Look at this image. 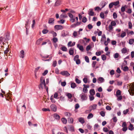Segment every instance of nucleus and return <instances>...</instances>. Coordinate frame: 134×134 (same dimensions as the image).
I'll return each instance as SVG.
<instances>
[{"label":"nucleus","mask_w":134,"mask_h":134,"mask_svg":"<svg viewBox=\"0 0 134 134\" xmlns=\"http://www.w3.org/2000/svg\"><path fill=\"white\" fill-rule=\"evenodd\" d=\"M106 37L104 34L102 36L101 40V42L102 43V42H103L105 41Z\"/></svg>","instance_id":"obj_23"},{"label":"nucleus","mask_w":134,"mask_h":134,"mask_svg":"<svg viewBox=\"0 0 134 134\" xmlns=\"http://www.w3.org/2000/svg\"><path fill=\"white\" fill-rule=\"evenodd\" d=\"M43 40V39L42 38H40L39 39L36 41V44L38 45H39L40 44L41 42Z\"/></svg>","instance_id":"obj_18"},{"label":"nucleus","mask_w":134,"mask_h":134,"mask_svg":"<svg viewBox=\"0 0 134 134\" xmlns=\"http://www.w3.org/2000/svg\"><path fill=\"white\" fill-rule=\"evenodd\" d=\"M113 18L114 19H115L117 18V15L116 13H114L113 14Z\"/></svg>","instance_id":"obj_56"},{"label":"nucleus","mask_w":134,"mask_h":134,"mask_svg":"<svg viewBox=\"0 0 134 134\" xmlns=\"http://www.w3.org/2000/svg\"><path fill=\"white\" fill-rule=\"evenodd\" d=\"M97 106V105L96 104H93V105L90 106L89 108V112H91L92 110L95 109H96Z\"/></svg>","instance_id":"obj_6"},{"label":"nucleus","mask_w":134,"mask_h":134,"mask_svg":"<svg viewBox=\"0 0 134 134\" xmlns=\"http://www.w3.org/2000/svg\"><path fill=\"white\" fill-rule=\"evenodd\" d=\"M65 115L67 117H69L71 115V114L69 113L65 112L64 113Z\"/></svg>","instance_id":"obj_28"},{"label":"nucleus","mask_w":134,"mask_h":134,"mask_svg":"<svg viewBox=\"0 0 134 134\" xmlns=\"http://www.w3.org/2000/svg\"><path fill=\"white\" fill-rule=\"evenodd\" d=\"M112 120H113V121L114 122H116L117 120V118L116 116L113 117Z\"/></svg>","instance_id":"obj_41"},{"label":"nucleus","mask_w":134,"mask_h":134,"mask_svg":"<svg viewBox=\"0 0 134 134\" xmlns=\"http://www.w3.org/2000/svg\"><path fill=\"white\" fill-rule=\"evenodd\" d=\"M54 19L53 18H50L49 19L48 23L51 25L53 24L54 23Z\"/></svg>","instance_id":"obj_7"},{"label":"nucleus","mask_w":134,"mask_h":134,"mask_svg":"<svg viewBox=\"0 0 134 134\" xmlns=\"http://www.w3.org/2000/svg\"><path fill=\"white\" fill-rule=\"evenodd\" d=\"M61 120L63 124H66V123L67 120L66 118H63Z\"/></svg>","instance_id":"obj_31"},{"label":"nucleus","mask_w":134,"mask_h":134,"mask_svg":"<svg viewBox=\"0 0 134 134\" xmlns=\"http://www.w3.org/2000/svg\"><path fill=\"white\" fill-rule=\"evenodd\" d=\"M50 99L51 100L52 102L53 103H55V100L53 98V95H52L50 98Z\"/></svg>","instance_id":"obj_54"},{"label":"nucleus","mask_w":134,"mask_h":134,"mask_svg":"<svg viewBox=\"0 0 134 134\" xmlns=\"http://www.w3.org/2000/svg\"><path fill=\"white\" fill-rule=\"evenodd\" d=\"M90 93L91 96H93L95 94V91L94 89L90 90Z\"/></svg>","instance_id":"obj_14"},{"label":"nucleus","mask_w":134,"mask_h":134,"mask_svg":"<svg viewBox=\"0 0 134 134\" xmlns=\"http://www.w3.org/2000/svg\"><path fill=\"white\" fill-rule=\"evenodd\" d=\"M101 54V52L100 51L97 52L96 53V55L97 56H99Z\"/></svg>","instance_id":"obj_64"},{"label":"nucleus","mask_w":134,"mask_h":134,"mask_svg":"<svg viewBox=\"0 0 134 134\" xmlns=\"http://www.w3.org/2000/svg\"><path fill=\"white\" fill-rule=\"evenodd\" d=\"M85 61L88 63L89 62V60L88 57L87 56H85Z\"/></svg>","instance_id":"obj_36"},{"label":"nucleus","mask_w":134,"mask_h":134,"mask_svg":"<svg viewBox=\"0 0 134 134\" xmlns=\"http://www.w3.org/2000/svg\"><path fill=\"white\" fill-rule=\"evenodd\" d=\"M126 6V5H125L124 6H123L121 8V10L122 12H123L125 11V7Z\"/></svg>","instance_id":"obj_49"},{"label":"nucleus","mask_w":134,"mask_h":134,"mask_svg":"<svg viewBox=\"0 0 134 134\" xmlns=\"http://www.w3.org/2000/svg\"><path fill=\"white\" fill-rule=\"evenodd\" d=\"M104 81V79L102 77H100L97 80L98 82L99 83L103 82Z\"/></svg>","instance_id":"obj_10"},{"label":"nucleus","mask_w":134,"mask_h":134,"mask_svg":"<svg viewBox=\"0 0 134 134\" xmlns=\"http://www.w3.org/2000/svg\"><path fill=\"white\" fill-rule=\"evenodd\" d=\"M121 51L122 53H125L127 52V50L126 48H124L122 49Z\"/></svg>","instance_id":"obj_30"},{"label":"nucleus","mask_w":134,"mask_h":134,"mask_svg":"<svg viewBox=\"0 0 134 134\" xmlns=\"http://www.w3.org/2000/svg\"><path fill=\"white\" fill-rule=\"evenodd\" d=\"M91 48V45H89L87 46L86 48V50L87 51H88L90 50Z\"/></svg>","instance_id":"obj_45"},{"label":"nucleus","mask_w":134,"mask_h":134,"mask_svg":"<svg viewBox=\"0 0 134 134\" xmlns=\"http://www.w3.org/2000/svg\"><path fill=\"white\" fill-rule=\"evenodd\" d=\"M106 109L107 110H111V107L108 105H107L106 107Z\"/></svg>","instance_id":"obj_60"},{"label":"nucleus","mask_w":134,"mask_h":134,"mask_svg":"<svg viewBox=\"0 0 134 134\" xmlns=\"http://www.w3.org/2000/svg\"><path fill=\"white\" fill-rule=\"evenodd\" d=\"M97 62L96 61H93L92 64V66L93 68H94L95 66V65L97 63Z\"/></svg>","instance_id":"obj_46"},{"label":"nucleus","mask_w":134,"mask_h":134,"mask_svg":"<svg viewBox=\"0 0 134 134\" xmlns=\"http://www.w3.org/2000/svg\"><path fill=\"white\" fill-rule=\"evenodd\" d=\"M102 59L103 60H105L106 59V57L104 54H103L101 56Z\"/></svg>","instance_id":"obj_37"},{"label":"nucleus","mask_w":134,"mask_h":134,"mask_svg":"<svg viewBox=\"0 0 134 134\" xmlns=\"http://www.w3.org/2000/svg\"><path fill=\"white\" fill-rule=\"evenodd\" d=\"M123 70L125 71H127L129 69L128 68L127 66H125L123 68H122Z\"/></svg>","instance_id":"obj_39"},{"label":"nucleus","mask_w":134,"mask_h":134,"mask_svg":"<svg viewBox=\"0 0 134 134\" xmlns=\"http://www.w3.org/2000/svg\"><path fill=\"white\" fill-rule=\"evenodd\" d=\"M68 129L70 131L74 132V126L72 125H70L68 127Z\"/></svg>","instance_id":"obj_9"},{"label":"nucleus","mask_w":134,"mask_h":134,"mask_svg":"<svg viewBox=\"0 0 134 134\" xmlns=\"http://www.w3.org/2000/svg\"><path fill=\"white\" fill-rule=\"evenodd\" d=\"M6 38H3L2 37H0V44H1L2 43L3 45L5 44V43H7L6 42Z\"/></svg>","instance_id":"obj_5"},{"label":"nucleus","mask_w":134,"mask_h":134,"mask_svg":"<svg viewBox=\"0 0 134 134\" xmlns=\"http://www.w3.org/2000/svg\"><path fill=\"white\" fill-rule=\"evenodd\" d=\"M79 121L82 124L85 123V120L84 118H79Z\"/></svg>","instance_id":"obj_15"},{"label":"nucleus","mask_w":134,"mask_h":134,"mask_svg":"<svg viewBox=\"0 0 134 134\" xmlns=\"http://www.w3.org/2000/svg\"><path fill=\"white\" fill-rule=\"evenodd\" d=\"M127 125L126 122H124L122 124V126L123 127L122 130L123 131H126L127 129Z\"/></svg>","instance_id":"obj_4"},{"label":"nucleus","mask_w":134,"mask_h":134,"mask_svg":"<svg viewBox=\"0 0 134 134\" xmlns=\"http://www.w3.org/2000/svg\"><path fill=\"white\" fill-rule=\"evenodd\" d=\"M48 32V30L47 29H44L42 31V32L43 34H46Z\"/></svg>","instance_id":"obj_43"},{"label":"nucleus","mask_w":134,"mask_h":134,"mask_svg":"<svg viewBox=\"0 0 134 134\" xmlns=\"http://www.w3.org/2000/svg\"><path fill=\"white\" fill-rule=\"evenodd\" d=\"M134 42L133 39H130L129 40V43L130 44H132Z\"/></svg>","instance_id":"obj_40"},{"label":"nucleus","mask_w":134,"mask_h":134,"mask_svg":"<svg viewBox=\"0 0 134 134\" xmlns=\"http://www.w3.org/2000/svg\"><path fill=\"white\" fill-rule=\"evenodd\" d=\"M76 82L77 83L79 84L81 82V81L80 80H79L78 79L76 78L75 79Z\"/></svg>","instance_id":"obj_59"},{"label":"nucleus","mask_w":134,"mask_h":134,"mask_svg":"<svg viewBox=\"0 0 134 134\" xmlns=\"http://www.w3.org/2000/svg\"><path fill=\"white\" fill-rule=\"evenodd\" d=\"M20 57L22 58H23L24 57V51L22 50L20 51Z\"/></svg>","instance_id":"obj_12"},{"label":"nucleus","mask_w":134,"mask_h":134,"mask_svg":"<svg viewBox=\"0 0 134 134\" xmlns=\"http://www.w3.org/2000/svg\"><path fill=\"white\" fill-rule=\"evenodd\" d=\"M9 52V50L7 48L6 50L4 51V53L5 55L7 56H8L9 55V54L8 53Z\"/></svg>","instance_id":"obj_25"},{"label":"nucleus","mask_w":134,"mask_h":134,"mask_svg":"<svg viewBox=\"0 0 134 134\" xmlns=\"http://www.w3.org/2000/svg\"><path fill=\"white\" fill-rule=\"evenodd\" d=\"M68 17V16L64 14H62L60 16V19H62L63 18H65Z\"/></svg>","instance_id":"obj_26"},{"label":"nucleus","mask_w":134,"mask_h":134,"mask_svg":"<svg viewBox=\"0 0 134 134\" xmlns=\"http://www.w3.org/2000/svg\"><path fill=\"white\" fill-rule=\"evenodd\" d=\"M77 47L79 49L82 51H83V47L81 45L80 46L79 44L77 45Z\"/></svg>","instance_id":"obj_17"},{"label":"nucleus","mask_w":134,"mask_h":134,"mask_svg":"<svg viewBox=\"0 0 134 134\" xmlns=\"http://www.w3.org/2000/svg\"><path fill=\"white\" fill-rule=\"evenodd\" d=\"M60 74L63 76H68L70 75V74L66 71H63L60 72Z\"/></svg>","instance_id":"obj_3"},{"label":"nucleus","mask_w":134,"mask_h":134,"mask_svg":"<svg viewBox=\"0 0 134 134\" xmlns=\"http://www.w3.org/2000/svg\"><path fill=\"white\" fill-rule=\"evenodd\" d=\"M76 87V83H75L73 82L71 84V87L72 88H75Z\"/></svg>","instance_id":"obj_27"},{"label":"nucleus","mask_w":134,"mask_h":134,"mask_svg":"<svg viewBox=\"0 0 134 134\" xmlns=\"http://www.w3.org/2000/svg\"><path fill=\"white\" fill-rule=\"evenodd\" d=\"M116 24L115 22L114 21H112L110 23V25L112 26H115Z\"/></svg>","instance_id":"obj_42"},{"label":"nucleus","mask_w":134,"mask_h":134,"mask_svg":"<svg viewBox=\"0 0 134 134\" xmlns=\"http://www.w3.org/2000/svg\"><path fill=\"white\" fill-rule=\"evenodd\" d=\"M93 116V115L91 113L89 114L87 117V118L89 119L92 118Z\"/></svg>","instance_id":"obj_32"},{"label":"nucleus","mask_w":134,"mask_h":134,"mask_svg":"<svg viewBox=\"0 0 134 134\" xmlns=\"http://www.w3.org/2000/svg\"><path fill=\"white\" fill-rule=\"evenodd\" d=\"M100 114L101 116L104 117L105 116V113L104 111H102L100 113Z\"/></svg>","instance_id":"obj_47"},{"label":"nucleus","mask_w":134,"mask_h":134,"mask_svg":"<svg viewBox=\"0 0 134 134\" xmlns=\"http://www.w3.org/2000/svg\"><path fill=\"white\" fill-rule=\"evenodd\" d=\"M87 98L85 94H84L81 96V98L82 100H86Z\"/></svg>","instance_id":"obj_13"},{"label":"nucleus","mask_w":134,"mask_h":134,"mask_svg":"<svg viewBox=\"0 0 134 134\" xmlns=\"http://www.w3.org/2000/svg\"><path fill=\"white\" fill-rule=\"evenodd\" d=\"M51 107L52 110L54 111H55L56 110V108L55 105H51Z\"/></svg>","instance_id":"obj_24"},{"label":"nucleus","mask_w":134,"mask_h":134,"mask_svg":"<svg viewBox=\"0 0 134 134\" xmlns=\"http://www.w3.org/2000/svg\"><path fill=\"white\" fill-rule=\"evenodd\" d=\"M50 33L52 34L53 37H55L57 35V34L56 32H54V31H51Z\"/></svg>","instance_id":"obj_34"},{"label":"nucleus","mask_w":134,"mask_h":134,"mask_svg":"<svg viewBox=\"0 0 134 134\" xmlns=\"http://www.w3.org/2000/svg\"><path fill=\"white\" fill-rule=\"evenodd\" d=\"M52 40L53 42L54 43H56V42H58V38L56 37H53L52 39Z\"/></svg>","instance_id":"obj_38"},{"label":"nucleus","mask_w":134,"mask_h":134,"mask_svg":"<svg viewBox=\"0 0 134 134\" xmlns=\"http://www.w3.org/2000/svg\"><path fill=\"white\" fill-rule=\"evenodd\" d=\"M41 83L39 85V87L40 89L41 88L42 89H43V85L44 87L45 88H46V85L45 82V81L43 80V81L42 82H40Z\"/></svg>","instance_id":"obj_2"},{"label":"nucleus","mask_w":134,"mask_h":134,"mask_svg":"<svg viewBox=\"0 0 134 134\" xmlns=\"http://www.w3.org/2000/svg\"><path fill=\"white\" fill-rule=\"evenodd\" d=\"M93 27V26L91 24H90L88 25V27L89 29H92Z\"/></svg>","instance_id":"obj_62"},{"label":"nucleus","mask_w":134,"mask_h":134,"mask_svg":"<svg viewBox=\"0 0 134 134\" xmlns=\"http://www.w3.org/2000/svg\"><path fill=\"white\" fill-rule=\"evenodd\" d=\"M128 129L129 130L131 131H132L134 129L133 125L132 124H130L128 127Z\"/></svg>","instance_id":"obj_20"},{"label":"nucleus","mask_w":134,"mask_h":134,"mask_svg":"<svg viewBox=\"0 0 134 134\" xmlns=\"http://www.w3.org/2000/svg\"><path fill=\"white\" fill-rule=\"evenodd\" d=\"M69 52L70 55H73L74 53V49L72 48H70L69 50Z\"/></svg>","instance_id":"obj_19"},{"label":"nucleus","mask_w":134,"mask_h":134,"mask_svg":"<svg viewBox=\"0 0 134 134\" xmlns=\"http://www.w3.org/2000/svg\"><path fill=\"white\" fill-rule=\"evenodd\" d=\"M75 61L76 62V63L77 64H79L81 63L80 60V59L76 60Z\"/></svg>","instance_id":"obj_61"},{"label":"nucleus","mask_w":134,"mask_h":134,"mask_svg":"<svg viewBox=\"0 0 134 134\" xmlns=\"http://www.w3.org/2000/svg\"><path fill=\"white\" fill-rule=\"evenodd\" d=\"M93 9H90L88 11V14L90 16H93L94 15V12H93Z\"/></svg>","instance_id":"obj_11"},{"label":"nucleus","mask_w":134,"mask_h":134,"mask_svg":"<svg viewBox=\"0 0 134 134\" xmlns=\"http://www.w3.org/2000/svg\"><path fill=\"white\" fill-rule=\"evenodd\" d=\"M79 56L78 55H75L73 59L75 61L76 60L79 59Z\"/></svg>","instance_id":"obj_35"},{"label":"nucleus","mask_w":134,"mask_h":134,"mask_svg":"<svg viewBox=\"0 0 134 134\" xmlns=\"http://www.w3.org/2000/svg\"><path fill=\"white\" fill-rule=\"evenodd\" d=\"M130 95L132 96L134 95V83H133L132 85V86L130 90H129Z\"/></svg>","instance_id":"obj_1"},{"label":"nucleus","mask_w":134,"mask_h":134,"mask_svg":"<svg viewBox=\"0 0 134 134\" xmlns=\"http://www.w3.org/2000/svg\"><path fill=\"white\" fill-rule=\"evenodd\" d=\"M82 21L84 23H86L87 21V18L85 17H83L82 18Z\"/></svg>","instance_id":"obj_55"},{"label":"nucleus","mask_w":134,"mask_h":134,"mask_svg":"<svg viewBox=\"0 0 134 134\" xmlns=\"http://www.w3.org/2000/svg\"><path fill=\"white\" fill-rule=\"evenodd\" d=\"M126 35L125 32H124L121 34V37L122 38H123L126 36Z\"/></svg>","instance_id":"obj_53"},{"label":"nucleus","mask_w":134,"mask_h":134,"mask_svg":"<svg viewBox=\"0 0 134 134\" xmlns=\"http://www.w3.org/2000/svg\"><path fill=\"white\" fill-rule=\"evenodd\" d=\"M66 83L65 81L62 82H61V85L62 86H65L66 85Z\"/></svg>","instance_id":"obj_57"},{"label":"nucleus","mask_w":134,"mask_h":134,"mask_svg":"<svg viewBox=\"0 0 134 134\" xmlns=\"http://www.w3.org/2000/svg\"><path fill=\"white\" fill-rule=\"evenodd\" d=\"M55 28L57 30H62L63 29V27L61 25H56L54 26Z\"/></svg>","instance_id":"obj_8"},{"label":"nucleus","mask_w":134,"mask_h":134,"mask_svg":"<svg viewBox=\"0 0 134 134\" xmlns=\"http://www.w3.org/2000/svg\"><path fill=\"white\" fill-rule=\"evenodd\" d=\"M80 107L79 105L78 104H76L75 106V109H77Z\"/></svg>","instance_id":"obj_63"},{"label":"nucleus","mask_w":134,"mask_h":134,"mask_svg":"<svg viewBox=\"0 0 134 134\" xmlns=\"http://www.w3.org/2000/svg\"><path fill=\"white\" fill-rule=\"evenodd\" d=\"M100 17L102 19H104V13L103 12H101L100 14Z\"/></svg>","instance_id":"obj_44"},{"label":"nucleus","mask_w":134,"mask_h":134,"mask_svg":"<svg viewBox=\"0 0 134 134\" xmlns=\"http://www.w3.org/2000/svg\"><path fill=\"white\" fill-rule=\"evenodd\" d=\"M54 116L57 120H59L60 118V116L56 114H54Z\"/></svg>","instance_id":"obj_21"},{"label":"nucleus","mask_w":134,"mask_h":134,"mask_svg":"<svg viewBox=\"0 0 134 134\" xmlns=\"http://www.w3.org/2000/svg\"><path fill=\"white\" fill-rule=\"evenodd\" d=\"M83 91L85 93H86L87 92L88 90L86 88V87H84L83 88Z\"/></svg>","instance_id":"obj_51"},{"label":"nucleus","mask_w":134,"mask_h":134,"mask_svg":"<svg viewBox=\"0 0 134 134\" xmlns=\"http://www.w3.org/2000/svg\"><path fill=\"white\" fill-rule=\"evenodd\" d=\"M68 120L70 123H73L74 122V119L72 118H69L68 119Z\"/></svg>","instance_id":"obj_22"},{"label":"nucleus","mask_w":134,"mask_h":134,"mask_svg":"<svg viewBox=\"0 0 134 134\" xmlns=\"http://www.w3.org/2000/svg\"><path fill=\"white\" fill-rule=\"evenodd\" d=\"M80 23L77 22L76 24H75L73 25H72L71 26L72 27H75L76 26L80 25Z\"/></svg>","instance_id":"obj_29"},{"label":"nucleus","mask_w":134,"mask_h":134,"mask_svg":"<svg viewBox=\"0 0 134 134\" xmlns=\"http://www.w3.org/2000/svg\"><path fill=\"white\" fill-rule=\"evenodd\" d=\"M113 26L110 25L109 26V31H110L112 30L113 29V27H112Z\"/></svg>","instance_id":"obj_58"},{"label":"nucleus","mask_w":134,"mask_h":134,"mask_svg":"<svg viewBox=\"0 0 134 134\" xmlns=\"http://www.w3.org/2000/svg\"><path fill=\"white\" fill-rule=\"evenodd\" d=\"M113 4L115 6H116L119 4V1H117L114 2H113Z\"/></svg>","instance_id":"obj_52"},{"label":"nucleus","mask_w":134,"mask_h":134,"mask_svg":"<svg viewBox=\"0 0 134 134\" xmlns=\"http://www.w3.org/2000/svg\"><path fill=\"white\" fill-rule=\"evenodd\" d=\"M121 95V92L119 90H118L116 92V96L117 97H118V96L119 95Z\"/></svg>","instance_id":"obj_33"},{"label":"nucleus","mask_w":134,"mask_h":134,"mask_svg":"<svg viewBox=\"0 0 134 134\" xmlns=\"http://www.w3.org/2000/svg\"><path fill=\"white\" fill-rule=\"evenodd\" d=\"M83 81L85 83H86L88 81L87 78V77H85L83 79Z\"/></svg>","instance_id":"obj_50"},{"label":"nucleus","mask_w":134,"mask_h":134,"mask_svg":"<svg viewBox=\"0 0 134 134\" xmlns=\"http://www.w3.org/2000/svg\"><path fill=\"white\" fill-rule=\"evenodd\" d=\"M61 49L62 51H67V48L64 46H63L62 48Z\"/></svg>","instance_id":"obj_48"},{"label":"nucleus","mask_w":134,"mask_h":134,"mask_svg":"<svg viewBox=\"0 0 134 134\" xmlns=\"http://www.w3.org/2000/svg\"><path fill=\"white\" fill-rule=\"evenodd\" d=\"M61 0H57L55 3V6H58L60 5Z\"/></svg>","instance_id":"obj_16"}]
</instances>
